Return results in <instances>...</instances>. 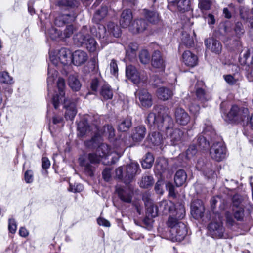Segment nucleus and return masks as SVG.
<instances>
[{
	"instance_id": "obj_1",
	"label": "nucleus",
	"mask_w": 253,
	"mask_h": 253,
	"mask_svg": "<svg viewBox=\"0 0 253 253\" xmlns=\"http://www.w3.org/2000/svg\"><path fill=\"white\" fill-rule=\"evenodd\" d=\"M51 63L48 65L47 83L49 92L50 86L53 84L55 79L57 77L58 72L53 66H65L72 62L71 51L65 48H61L57 51L51 52L50 54Z\"/></svg>"
},
{
	"instance_id": "obj_2",
	"label": "nucleus",
	"mask_w": 253,
	"mask_h": 253,
	"mask_svg": "<svg viewBox=\"0 0 253 253\" xmlns=\"http://www.w3.org/2000/svg\"><path fill=\"white\" fill-rule=\"evenodd\" d=\"M163 114L164 127L166 129L168 138L170 140L171 144L176 145L180 143L183 137V132L177 128H173L174 123L172 118L169 116V110L168 108H162L160 114Z\"/></svg>"
},
{
	"instance_id": "obj_3",
	"label": "nucleus",
	"mask_w": 253,
	"mask_h": 253,
	"mask_svg": "<svg viewBox=\"0 0 253 253\" xmlns=\"http://www.w3.org/2000/svg\"><path fill=\"white\" fill-rule=\"evenodd\" d=\"M177 217L169 216L167 222V227L169 229L168 237L173 242L182 241L187 234L186 225Z\"/></svg>"
},
{
	"instance_id": "obj_4",
	"label": "nucleus",
	"mask_w": 253,
	"mask_h": 253,
	"mask_svg": "<svg viewBox=\"0 0 253 253\" xmlns=\"http://www.w3.org/2000/svg\"><path fill=\"white\" fill-rule=\"evenodd\" d=\"M90 32L87 26H84L74 36V42L78 46L84 45L90 52H94L96 49L97 43L90 35Z\"/></svg>"
},
{
	"instance_id": "obj_5",
	"label": "nucleus",
	"mask_w": 253,
	"mask_h": 253,
	"mask_svg": "<svg viewBox=\"0 0 253 253\" xmlns=\"http://www.w3.org/2000/svg\"><path fill=\"white\" fill-rule=\"evenodd\" d=\"M160 212L164 214L170 213L169 216L177 217L179 219H183L185 216V209L182 204H179L175 207L171 201L163 200L160 202L158 206Z\"/></svg>"
},
{
	"instance_id": "obj_6",
	"label": "nucleus",
	"mask_w": 253,
	"mask_h": 253,
	"mask_svg": "<svg viewBox=\"0 0 253 253\" xmlns=\"http://www.w3.org/2000/svg\"><path fill=\"white\" fill-rule=\"evenodd\" d=\"M102 141L101 136L95 134L90 140L85 142V145L90 148L97 147V153L103 158L108 156L112 153V151L107 144L102 143Z\"/></svg>"
},
{
	"instance_id": "obj_7",
	"label": "nucleus",
	"mask_w": 253,
	"mask_h": 253,
	"mask_svg": "<svg viewBox=\"0 0 253 253\" xmlns=\"http://www.w3.org/2000/svg\"><path fill=\"white\" fill-rule=\"evenodd\" d=\"M249 111L248 108H239L237 105H233L231 108L227 115L228 120L234 123H241L245 121L246 118L249 116Z\"/></svg>"
},
{
	"instance_id": "obj_8",
	"label": "nucleus",
	"mask_w": 253,
	"mask_h": 253,
	"mask_svg": "<svg viewBox=\"0 0 253 253\" xmlns=\"http://www.w3.org/2000/svg\"><path fill=\"white\" fill-rule=\"evenodd\" d=\"M136 101L141 107L149 108L153 104L151 94L145 88H139L135 92Z\"/></svg>"
},
{
	"instance_id": "obj_9",
	"label": "nucleus",
	"mask_w": 253,
	"mask_h": 253,
	"mask_svg": "<svg viewBox=\"0 0 253 253\" xmlns=\"http://www.w3.org/2000/svg\"><path fill=\"white\" fill-rule=\"evenodd\" d=\"M126 74L128 79L135 84H138L141 82L144 83L147 79L145 73H139L135 67L132 65L126 66Z\"/></svg>"
},
{
	"instance_id": "obj_10",
	"label": "nucleus",
	"mask_w": 253,
	"mask_h": 253,
	"mask_svg": "<svg viewBox=\"0 0 253 253\" xmlns=\"http://www.w3.org/2000/svg\"><path fill=\"white\" fill-rule=\"evenodd\" d=\"M99 36L103 38L107 37L108 34L112 35L115 37H119L121 35V31L120 28L114 23L110 22L107 25V31L106 28L101 25L98 26Z\"/></svg>"
},
{
	"instance_id": "obj_11",
	"label": "nucleus",
	"mask_w": 253,
	"mask_h": 253,
	"mask_svg": "<svg viewBox=\"0 0 253 253\" xmlns=\"http://www.w3.org/2000/svg\"><path fill=\"white\" fill-rule=\"evenodd\" d=\"M226 148L221 143H214L210 150L211 158L216 161H221L226 157Z\"/></svg>"
},
{
	"instance_id": "obj_12",
	"label": "nucleus",
	"mask_w": 253,
	"mask_h": 253,
	"mask_svg": "<svg viewBox=\"0 0 253 253\" xmlns=\"http://www.w3.org/2000/svg\"><path fill=\"white\" fill-rule=\"evenodd\" d=\"M166 108L165 107L160 106L157 108L155 107L153 112H150L148 114L146 122L150 126L158 124V126H164L163 121V114H160V112L162 108Z\"/></svg>"
},
{
	"instance_id": "obj_13",
	"label": "nucleus",
	"mask_w": 253,
	"mask_h": 253,
	"mask_svg": "<svg viewBox=\"0 0 253 253\" xmlns=\"http://www.w3.org/2000/svg\"><path fill=\"white\" fill-rule=\"evenodd\" d=\"M57 86L58 89L59 94H56L52 97V104L55 109L58 108L61 102L65 99L64 98L65 83L64 80L59 78L57 83Z\"/></svg>"
},
{
	"instance_id": "obj_14",
	"label": "nucleus",
	"mask_w": 253,
	"mask_h": 253,
	"mask_svg": "<svg viewBox=\"0 0 253 253\" xmlns=\"http://www.w3.org/2000/svg\"><path fill=\"white\" fill-rule=\"evenodd\" d=\"M126 174L124 175V182L129 183L139 170V164L132 162L130 165L124 167Z\"/></svg>"
},
{
	"instance_id": "obj_15",
	"label": "nucleus",
	"mask_w": 253,
	"mask_h": 253,
	"mask_svg": "<svg viewBox=\"0 0 253 253\" xmlns=\"http://www.w3.org/2000/svg\"><path fill=\"white\" fill-rule=\"evenodd\" d=\"M64 104L66 109L65 113L66 119L73 120L77 113L75 101L64 99Z\"/></svg>"
},
{
	"instance_id": "obj_16",
	"label": "nucleus",
	"mask_w": 253,
	"mask_h": 253,
	"mask_svg": "<svg viewBox=\"0 0 253 253\" xmlns=\"http://www.w3.org/2000/svg\"><path fill=\"white\" fill-rule=\"evenodd\" d=\"M211 234L215 238H221L223 236L224 229L220 219L218 222H212L208 226Z\"/></svg>"
},
{
	"instance_id": "obj_17",
	"label": "nucleus",
	"mask_w": 253,
	"mask_h": 253,
	"mask_svg": "<svg viewBox=\"0 0 253 253\" xmlns=\"http://www.w3.org/2000/svg\"><path fill=\"white\" fill-rule=\"evenodd\" d=\"M151 64L152 66L160 72H164L165 68V61L159 51L154 52L152 56Z\"/></svg>"
},
{
	"instance_id": "obj_18",
	"label": "nucleus",
	"mask_w": 253,
	"mask_h": 253,
	"mask_svg": "<svg viewBox=\"0 0 253 253\" xmlns=\"http://www.w3.org/2000/svg\"><path fill=\"white\" fill-rule=\"evenodd\" d=\"M182 61L186 66L193 67L197 64L198 57L190 50H186L182 55Z\"/></svg>"
},
{
	"instance_id": "obj_19",
	"label": "nucleus",
	"mask_w": 253,
	"mask_h": 253,
	"mask_svg": "<svg viewBox=\"0 0 253 253\" xmlns=\"http://www.w3.org/2000/svg\"><path fill=\"white\" fill-rule=\"evenodd\" d=\"M72 62L75 65L79 66L84 64L88 59L86 53L81 50L75 51L71 54Z\"/></svg>"
},
{
	"instance_id": "obj_20",
	"label": "nucleus",
	"mask_w": 253,
	"mask_h": 253,
	"mask_svg": "<svg viewBox=\"0 0 253 253\" xmlns=\"http://www.w3.org/2000/svg\"><path fill=\"white\" fill-rule=\"evenodd\" d=\"M211 129V127L205 128L204 130L205 136L200 135L197 138V147L201 149H206L209 148L210 138V129Z\"/></svg>"
},
{
	"instance_id": "obj_21",
	"label": "nucleus",
	"mask_w": 253,
	"mask_h": 253,
	"mask_svg": "<svg viewBox=\"0 0 253 253\" xmlns=\"http://www.w3.org/2000/svg\"><path fill=\"white\" fill-rule=\"evenodd\" d=\"M175 118L176 122L179 125L183 126L187 125L190 120V117L188 114L183 109L181 108L176 109Z\"/></svg>"
},
{
	"instance_id": "obj_22",
	"label": "nucleus",
	"mask_w": 253,
	"mask_h": 253,
	"mask_svg": "<svg viewBox=\"0 0 253 253\" xmlns=\"http://www.w3.org/2000/svg\"><path fill=\"white\" fill-rule=\"evenodd\" d=\"M148 24L145 20L139 19L135 20L129 27V31L133 34H137L145 31Z\"/></svg>"
},
{
	"instance_id": "obj_23",
	"label": "nucleus",
	"mask_w": 253,
	"mask_h": 253,
	"mask_svg": "<svg viewBox=\"0 0 253 253\" xmlns=\"http://www.w3.org/2000/svg\"><path fill=\"white\" fill-rule=\"evenodd\" d=\"M204 212V207L200 200L192 202L191 206V213L196 219L201 218Z\"/></svg>"
},
{
	"instance_id": "obj_24",
	"label": "nucleus",
	"mask_w": 253,
	"mask_h": 253,
	"mask_svg": "<svg viewBox=\"0 0 253 253\" xmlns=\"http://www.w3.org/2000/svg\"><path fill=\"white\" fill-rule=\"evenodd\" d=\"M143 200L146 203L147 208V214L148 217L152 218L156 217L158 215L159 210L158 207H155L149 197L148 195H144L143 196Z\"/></svg>"
},
{
	"instance_id": "obj_25",
	"label": "nucleus",
	"mask_w": 253,
	"mask_h": 253,
	"mask_svg": "<svg viewBox=\"0 0 253 253\" xmlns=\"http://www.w3.org/2000/svg\"><path fill=\"white\" fill-rule=\"evenodd\" d=\"M133 18L132 13L130 9L124 10L121 14L120 23L123 28L128 27L131 25V21Z\"/></svg>"
},
{
	"instance_id": "obj_26",
	"label": "nucleus",
	"mask_w": 253,
	"mask_h": 253,
	"mask_svg": "<svg viewBox=\"0 0 253 253\" xmlns=\"http://www.w3.org/2000/svg\"><path fill=\"white\" fill-rule=\"evenodd\" d=\"M205 44L207 48L215 53H220L222 50V45L220 42L214 39H206L205 40Z\"/></svg>"
},
{
	"instance_id": "obj_27",
	"label": "nucleus",
	"mask_w": 253,
	"mask_h": 253,
	"mask_svg": "<svg viewBox=\"0 0 253 253\" xmlns=\"http://www.w3.org/2000/svg\"><path fill=\"white\" fill-rule=\"evenodd\" d=\"M156 94L160 99L167 100L172 96L173 90L167 87H160L157 89Z\"/></svg>"
},
{
	"instance_id": "obj_28",
	"label": "nucleus",
	"mask_w": 253,
	"mask_h": 253,
	"mask_svg": "<svg viewBox=\"0 0 253 253\" xmlns=\"http://www.w3.org/2000/svg\"><path fill=\"white\" fill-rule=\"evenodd\" d=\"M146 133L144 126H139L134 129L132 133V138L135 141H140L144 139Z\"/></svg>"
},
{
	"instance_id": "obj_29",
	"label": "nucleus",
	"mask_w": 253,
	"mask_h": 253,
	"mask_svg": "<svg viewBox=\"0 0 253 253\" xmlns=\"http://www.w3.org/2000/svg\"><path fill=\"white\" fill-rule=\"evenodd\" d=\"M100 94L104 100L110 99L113 97V90L107 83L104 82L101 85Z\"/></svg>"
},
{
	"instance_id": "obj_30",
	"label": "nucleus",
	"mask_w": 253,
	"mask_h": 253,
	"mask_svg": "<svg viewBox=\"0 0 253 253\" xmlns=\"http://www.w3.org/2000/svg\"><path fill=\"white\" fill-rule=\"evenodd\" d=\"M196 168L199 170H202L209 178L212 177L214 171L211 169L210 165H206L202 160H199L196 164Z\"/></svg>"
},
{
	"instance_id": "obj_31",
	"label": "nucleus",
	"mask_w": 253,
	"mask_h": 253,
	"mask_svg": "<svg viewBox=\"0 0 253 253\" xmlns=\"http://www.w3.org/2000/svg\"><path fill=\"white\" fill-rule=\"evenodd\" d=\"M144 15L145 18L150 23L156 24L159 21L160 16L157 12L147 9H144Z\"/></svg>"
},
{
	"instance_id": "obj_32",
	"label": "nucleus",
	"mask_w": 253,
	"mask_h": 253,
	"mask_svg": "<svg viewBox=\"0 0 253 253\" xmlns=\"http://www.w3.org/2000/svg\"><path fill=\"white\" fill-rule=\"evenodd\" d=\"M187 179V174L184 170H179L176 171L174 176V182L177 186H181L185 183Z\"/></svg>"
},
{
	"instance_id": "obj_33",
	"label": "nucleus",
	"mask_w": 253,
	"mask_h": 253,
	"mask_svg": "<svg viewBox=\"0 0 253 253\" xmlns=\"http://www.w3.org/2000/svg\"><path fill=\"white\" fill-rule=\"evenodd\" d=\"M68 84L74 91H79L81 87V84L76 76L70 75L68 79Z\"/></svg>"
},
{
	"instance_id": "obj_34",
	"label": "nucleus",
	"mask_w": 253,
	"mask_h": 253,
	"mask_svg": "<svg viewBox=\"0 0 253 253\" xmlns=\"http://www.w3.org/2000/svg\"><path fill=\"white\" fill-rule=\"evenodd\" d=\"M108 8L106 6H102L101 9H98L94 14L93 21L98 23L103 20L107 15Z\"/></svg>"
},
{
	"instance_id": "obj_35",
	"label": "nucleus",
	"mask_w": 253,
	"mask_h": 253,
	"mask_svg": "<svg viewBox=\"0 0 253 253\" xmlns=\"http://www.w3.org/2000/svg\"><path fill=\"white\" fill-rule=\"evenodd\" d=\"M120 199L126 202L130 203L131 201V192L125 191L121 188H117L116 190Z\"/></svg>"
},
{
	"instance_id": "obj_36",
	"label": "nucleus",
	"mask_w": 253,
	"mask_h": 253,
	"mask_svg": "<svg viewBox=\"0 0 253 253\" xmlns=\"http://www.w3.org/2000/svg\"><path fill=\"white\" fill-rule=\"evenodd\" d=\"M96 129L98 131L97 133H95V134H98L101 136L102 135H107L109 137H112L114 136V129L112 126L111 125H106L103 127V130H99L98 128L96 127Z\"/></svg>"
},
{
	"instance_id": "obj_37",
	"label": "nucleus",
	"mask_w": 253,
	"mask_h": 253,
	"mask_svg": "<svg viewBox=\"0 0 253 253\" xmlns=\"http://www.w3.org/2000/svg\"><path fill=\"white\" fill-rule=\"evenodd\" d=\"M167 161L164 158H159L156 161L155 169L159 173H162L167 169Z\"/></svg>"
},
{
	"instance_id": "obj_38",
	"label": "nucleus",
	"mask_w": 253,
	"mask_h": 253,
	"mask_svg": "<svg viewBox=\"0 0 253 253\" xmlns=\"http://www.w3.org/2000/svg\"><path fill=\"white\" fill-rule=\"evenodd\" d=\"M189 2L188 0H178L176 3L172 6L176 7L178 11L184 12L189 10Z\"/></svg>"
},
{
	"instance_id": "obj_39",
	"label": "nucleus",
	"mask_w": 253,
	"mask_h": 253,
	"mask_svg": "<svg viewBox=\"0 0 253 253\" xmlns=\"http://www.w3.org/2000/svg\"><path fill=\"white\" fill-rule=\"evenodd\" d=\"M154 161L153 155L148 153H147L144 160L141 162V165L144 169H149L152 166Z\"/></svg>"
},
{
	"instance_id": "obj_40",
	"label": "nucleus",
	"mask_w": 253,
	"mask_h": 253,
	"mask_svg": "<svg viewBox=\"0 0 253 253\" xmlns=\"http://www.w3.org/2000/svg\"><path fill=\"white\" fill-rule=\"evenodd\" d=\"M213 0H199L198 7L203 13L210 10Z\"/></svg>"
},
{
	"instance_id": "obj_41",
	"label": "nucleus",
	"mask_w": 253,
	"mask_h": 253,
	"mask_svg": "<svg viewBox=\"0 0 253 253\" xmlns=\"http://www.w3.org/2000/svg\"><path fill=\"white\" fill-rule=\"evenodd\" d=\"M13 83L12 78L7 72H0V84H11Z\"/></svg>"
},
{
	"instance_id": "obj_42",
	"label": "nucleus",
	"mask_w": 253,
	"mask_h": 253,
	"mask_svg": "<svg viewBox=\"0 0 253 253\" xmlns=\"http://www.w3.org/2000/svg\"><path fill=\"white\" fill-rule=\"evenodd\" d=\"M149 139L154 145H160L163 141L161 135L159 132H154L151 135H149Z\"/></svg>"
},
{
	"instance_id": "obj_43",
	"label": "nucleus",
	"mask_w": 253,
	"mask_h": 253,
	"mask_svg": "<svg viewBox=\"0 0 253 253\" xmlns=\"http://www.w3.org/2000/svg\"><path fill=\"white\" fill-rule=\"evenodd\" d=\"M154 180L151 176L146 175L142 178L140 183V186L141 187L147 188L153 185Z\"/></svg>"
},
{
	"instance_id": "obj_44",
	"label": "nucleus",
	"mask_w": 253,
	"mask_h": 253,
	"mask_svg": "<svg viewBox=\"0 0 253 253\" xmlns=\"http://www.w3.org/2000/svg\"><path fill=\"white\" fill-rule=\"evenodd\" d=\"M47 36L53 40H61L60 31L54 27H52L48 31Z\"/></svg>"
},
{
	"instance_id": "obj_45",
	"label": "nucleus",
	"mask_w": 253,
	"mask_h": 253,
	"mask_svg": "<svg viewBox=\"0 0 253 253\" xmlns=\"http://www.w3.org/2000/svg\"><path fill=\"white\" fill-rule=\"evenodd\" d=\"M131 126V120L129 118H126L122 121V122L119 124L118 129L121 131H126L128 130Z\"/></svg>"
},
{
	"instance_id": "obj_46",
	"label": "nucleus",
	"mask_w": 253,
	"mask_h": 253,
	"mask_svg": "<svg viewBox=\"0 0 253 253\" xmlns=\"http://www.w3.org/2000/svg\"><path fill=\"white\" fill-rule=\"evenodd\" d=\"M181 41L187 47H191L194 44L193 40L190 35L187 33H183L182 35Z\"/></svg>"
},
{
	"instance_id": "obj_47",
	"label": "nucleus",
	"mask_w": 253,
	"mask_h": 253,
	"mask_svg": "<svg viewBox=\"0 0 253 253\" xmlns=\"http://www.w3.org/2000/svg\"><path fill=\"white\" fill-rule=\"evenodd\" d=\"M233 209L239 208L240 206L244 207L243 200L241 196L238 194H235L233 198Z\"/></svg>"
},
{
	"instance_id": "obj_48",
	"label": "nucleus",
	"mask_w": 253,
	"mask_h": 253,
	"mask_svg": "<svg viewBox=\"0 0 253 253\" xmlns=\"http://www.w3.org/2000/svg\"><path fill=\"white\" fill-rule=\"evenodd\" d=\"M77 2L74 0H60L57 3L59 7H74L77 5Z\"/></svg>"
},
{
	"instance_id": "obj_49",
	"label": "nucleus",
	"mask_w": 253,
	"mask_h": 253,
	"mask_svg": "<svg viewBox=\"0 0 253 253\" xmlns=\"http://www.w3.org/2000/svg\"><path fill=\"white\" fill-rule=\"evenodd\" d=\"M234 216L238 221H241L244 217V207L240 206L239 208L233 209Z\"/></svg>"
},
{
	"instance_id": "obj_50",
	"label": "nucleus",
	"mask_w": 253,
	"mask_h": 253,
	"mask_svg": "<svg viewBox=\"0 0 253 253\" xmlns=\"http://www.w3.org/2000/svg\"><path fill=\"white\" fill-rule=\"evenodd\" d=\"M139 59L141 63L146 64L149 63L150 56L147 50H142L139 54Z\"/></svg>"
},
{
	"instance_id": "obj_51",
	"label": "nucleus",
	"mask_w": 253,
	"mask_h": 253,
	"mask_svg": "<svg viewBox=\"0 0 253 253\" xmlns=\"http://www.w3.org/2000/svg\"><path fill=\"white\" fill-rule=\"evenodd\" d=\"M88 159L91 163L97 164L99 163L101 161L102 158L97 153L96 151V153H91L88 154Z\"/></svg>"
},
{
	"instance_id": "obj_52",
	"label": "nucleus",
	"mask_w": 253,
	"mask_h": 253,
	"mask_svg": "<svg viewBox=\"0 0 253 253\" xmlns=\"http://www.w3.org/2000/svg\"><path fill=\"white\" fill-rule=\"evenodd\" d=\"M74 32V28L72 25L67 26L63 33H61V40L67 38L71 36Z\"/></svg>"
},
{
	"instance_id": "obj_53",
	"label": "nucleus",
	"mask_w": 253,
	"mask_h": 253,
	"mask_svg": "<svg viewBox=\"0 0 253 253\" xmlns=\"http://www.w3.org/2000/svg\"><path fill=\"white\" fill-rule=\"evenodd\" d=\"M223 78L226 82L230 85L235 84L238 81L235 75H225L223 76Z\"/></svg>"
},
{
	"instance_id": "obj_54",
	"label": "nucleus",
	"mask_w": 253,
	"mask_h": 253,
	"mask_svg": "<svg viewBox=\"0 0 253 253\" xmlns=\"http://www.w3.org/2000/svg\"><path fill=\"white\" fill-rule=\"evenodd\" d=\"M198 148L197 146L192 145L189 146L186 151V157L188 159H190L193 157L197 152Z\"/></svg>"
},
{
	"instance_id": "obj_55",
	"label": "nucleus",
	"mask_w": 253,
	"mask_h": 253,
	"mask_svg": "<svg viewBox=\"0 0 253 253\" xmlns=\"http://www.w3.org/2000/svg\"><path fill=\"white\" fill-rule=\"evenodd\" d=\"M80 164L82 166L84 167L85 170L86 172H88V174L91 176L92 175V170L93 168L92 166H91L89 164L86 162L85 161L82 160L81 158L79 159Z\"/></svg>"
},
{
	"instance_id": "obj_56",
	"label": "nucleus",
	"mask_w": 253,
	"mask_h": 253,
	"mask_svg": "<svg viewBox=\"0 0 253 253\" xmlns=\"http://www.w3.org/2000/svg\"><path fill=\"white\" fill-rule=\"evenodd\" d=\"M83 190V186L81 184H74V185L70 184L69 190L72 192H80Z\"/></svg>"
},
{
	"instance_id": "obj_57",
	"label": "nucleus",
	"mask_w": 253,
	"mask_h": 253,
	"mask_svg": "<svg viewBox=\"0 0 253 253\" xmlns=\"http://www.w3.org/2000/svg\"><path fill=\"white\" fill-rule=\"evenodd\" d=\"M24 179L27 183H31L33 181V172L31 170H27L24 174Z\"/></svg>"
},
{
	"instance_id": "obj_58",
	"label": "nucleus",
	"mask_w": 253,
	"mask_h": 253,
	"mask_svg": "<svg viewBox=\"0 0 253 253\" xmlns=\"http://www.w3.org/2000/svg\"><path fill=\"white\" fill-rule=\"evenodd\" d=\"M8 229L10 232L12 234L15 233L17 229V225L14 219H9L8 222Z\"/></svg>"
},
{
	"instance_id": "obj_59",
	"label": "nucleus",
	"mask_w": 253,
	"mask_h": 253,
	"mask_svg": "<svg viewBox=\"0 0 253 253\" xmlns=\"http://www.w3.org/2000/svg\"><path fill=\"white\" fill-rule=\"evenodd\" d=\"M196 95L198 99L201 101L207 100L205 91L204 89L201 88H198L196 89Z\"/></svg>"
},
{
	"instance_id": "obj_60",
	"label": "nucleus",
	"mask_w": 253,
	"mask_h": 253,
	"mask_svg": "<svg viewBox=\"0 0 253 253\" xmlns=\"http://www.w3.org/2000/svg\"><path fill=\"white\" fill-rule=\"evenodd\" d=\"M234 31L238 37L240 36L244 33V29L243 28L242 23L238 22L236 23Z\"/></svg>"
},
{
	"instance_id": "obj_61",
	"label": "nucleus",
	"mask_w": 253,
	"mask_h": 253,
	"mask_svg": "<svg viewBox=\"0 0 253 253\" xmlns=\"http://www.w3.org/2000/svg\"><path fill=\"white\" fill-rule=\"evenodd\" d=\"M110 71L112 74L116 75L118 73V66L114 60H112L110 64Z\"/></svg>"
},
{
	"instance_id": "obj_62",
	"label": "nucleus",
	"mask_w": 253,
	"mask_h": 253,
	"mask_svg": "<svg viewBox=\"0 0 253 253\" xmlns=\"http://www.w3.org/2000/svg\"><path fill=\"white\" fill-rule=\"evenodd\" d=\"M166 188L169 191V195L171 197H174L175 193L174 192V187L173 185L170 183L166 184Z\"/></svg>"
},
{
	"instance_id": "obj_63",
	"label": "nucleus",
	"mask_w": 253,
	"mask_h": 253,
	"mask_svg": "<svg viewBox=\"0 0 253 253\" xmlns=\"http://www.w3.org/2000/svg\"><path fill=\"white\" fill-rule=\"evenodd\" d=\"M116 174L118 178H123V180H124V175L126 173L124 170V167H121L116 169Z\"/></svg>"
},
{
	"instance_id": "obj_64",
	"label": "nucleus",
	"mask_w": 253,
	"mask_h": 253,
	"mask_svg": "<svg viewBox=\"0 0 253 253\" xmlns=\"http://www.w3.org/2000/svg\"><path fill=\"white\" fill-rule=\"evenodd\" d=\"M103 84L101 82H99V81L97 79L93 80L91 83V88L93 91H96L97 90V88L98 85L101 87V85Z\"/></svg>"
}]
</instances>
